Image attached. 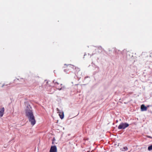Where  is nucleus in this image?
Returning a JSON list of instances; mask_svg holds the SVG:
<instances>
[{
	"mask_svg": "<svg viewBox=\"0 0 152 152\" xmlns=\"http://www.w3.org/2000/svg\"><path fill=\"white\" fill-rule=\"evenodd\" d=\"M148 150L150 151L152 150V145L148 147Z\"/></svg>",
	"mask_w": 152,
	"mask_h": 152,
	"instance_id": "obj_10",
	"label": "nucleus"
},
{
	"mask_svg": "<svg viewBox=\"0 0 152 152\" xmlns=\"http://www.w3.org/2000/svg\"><path fill=\"white\" fill-rule=\"evenodd\" d=\"M150 137V138H151V137Z\"/></svg>",
	"mask_w": 152,
	"mask_h": 152,
	"instance_id": "obj_12",
	"label": "nucleus"
},
{
	"mask_svg": "<svg viewBox=\"0 0 152 152\" xmlns=\"http://www.w3.org/2000/svg\"><path fill=\"white\" fill-rule=\"evenodd\" d=\"M56 110L57 113L59 114L60 118L61 119H62L64 118V114L63 111H61L58 108H57Z\"/></svg>",
	"mask_w": 152,
	"mask_h": 152,
	"instance_id": "obj_4",
	"label": "nucleus"
},
{
	"mask_svg": "<svg viewBox=\"0 0 152 152\" xmlns=\"http://www.w3.org/2000/svg\"><path fill=\"white\" fill-rule=\"evenodd\" d=\"M11 83H9L8 82H5L3 83H0V87H3L4 86H7L11 84Z\"/></svg>",
	"mask_w": 152,
	"mask_h": 152,
	"instance_id": "obj_6",
	"label": "nucleus"
},
{
	"mask_svg": "<svg viewBox=\"0 0 152 152\" xmlns=\"http://www.w3.org/2000/svg\"><path fill=\"white\" fill-rule=\"evenodd\" d=\"M129 125L126 123H121L118 127V129H124L128 127Z\"/></svg>",
	"mask_w": 152,
	"mask_h": 152,
	"instance_id": "obj_3",
	"label": "nucleus"
},
{
	"mask_svg": "<svg viewBox=\"0 0 152 152\" xmlns=\"http://www.w3.org/2000/svg\"><path fill=\"white\" fill-rule=\"evenodd\" d=\"M53 82L54 83L56 88L59 90L64 88H65L64 86H63L62 84L59 80L56 81L55 80L53 81Z\"/></svg>",
	"mask_w": 152,
	"mask_h": 152,
	"instance_id": "obj_2",
	"label": "nucleus"
},
{
	"mask_svg": "<svg viewBox=\"0 0 152 152\" xmlns=\"http://www.w3.org/2000/svg\"><path fill=\"white\" fill-rule=\"evenodd\" d=\"M4 111V107L0 109V117L3 116Z\"/></svg>",
	"mask_w": 152,
	"mask_h": 152,
	"instance_id": "obj_7",
	"label": "nucleus"
},
{
	"mask_svg": "<svg viewBox=\"0 0 152 152\" xmlns=\"http://www.w3.org/2000/svg\"><path fill=\"white\" fill-rule=\"evenodd\" d=\"M57 152V148L56 146L54 145L53 146H52L50 151V152Z\"/></svg>",
	"mask_w": 152,
	"mask_h": 152,
	"instance_id": "obj_5",
	"label": "nucleus"
},
{
	"mask_svg": "<svg viewBox=\"0 0 152 152\" xmlns=\"http://www.w3.org/2000/svg\"><path fill=\"white\" fill-rule=\"evenodd\" d=\"M25 113L26 116L27 117L31 124L32 126L34 125L36 122V120L31 110V107L29 105L27 106Z\"/></svg>",
	"mask_w": 152,
	"mask_h": 152,
	"instance_id": "obj_1",
	"label": "nucleus"
},
{
	"mask_svg": "<svg viewBox=\"0 0 152 152\" xmlns=\"http://www.w3.org/2000/svg\"><path fill=\"white\" fill-rule=\"evenodd\" d=\"M68 67H71V68H74V67L75 68V69L76 70V71H80V69L78 67H76L75 66H74L73 65H69L68 66Z\"/></svg>",
	"mask_w": 152,
	"mask_h": 152,
	"instance_id": "obj_9",
	"label": "nucleus"
},
{
	"mask_svg": "<svg viewBox=\"0 0 152 152\" xmlns=\"http://www.w3.org/2000/svg\"><path fill=\"white\" fill-rule=\"evenodd\" d=\"M140 109L141 111H145L147 110V108L144 104H143L141 105Z\"/></svg>",
	"mask_w": 152,
	"mask_h": 152,
	"instance_id": "obj_8",
	"label": "nucleus"
},
{
	"mask_svg": "<svg viewBox=\"0 0 152 152\" xmlns=\"http://www.w3.org/2000/svg\"><path fill=\"white\" fill-rule=\"evenodd\" d=\"M128 150V148L126 147H124L123 148V149L122 150L123 151H126Z\"/></svg>",
	"mask_w": 152,
	"mask_h": 152,
	"instance_id": "obj_11",
	"label": "nucleus"
}]
</instances>
